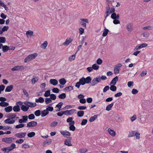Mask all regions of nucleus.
I'll list each match as a JSON object with an SVG mask.
<instances>
[{
    "mask_svg": "<svg viewBox=\"0 0 153 153\" xmlns=\"http://www.w3.org/2000/svg\"><path fill=\"white\" fill-rule=\"evenodd\" d=\"M140 135V133L138 132H136L135 131H131L129 132V134L128 135V137H131L136 136L137 139H139L140 138V137L139 136Z\"/></svg>",
    "mask_w": 153,
    "mask_h": 153,
    "instance_id": "nucleus-1",
    "label": "nucleus"
},
{
    "mask_svg": "<svg viewBox=\"0 0 153 153\" xmlns=\"http://www.w3.org/2000/svg\"><path fill=\"white\" fill-rule=\"evenodd\" d=\"M100 82V79L98 77L94 78L91 82L90 86H94L97 85L99 82Z\"/></svg>",
    "mask_w": 153,
    "mask_h": 153,
    "instance_id": "nucleus-2",
    "label": "nucleus"
},
{
    "mask_svg": "<svg viewBox=\"0 0 153 153\" xmlns=\"http://www.w3.org/2000/svg\"><path fill=\"white\" fill-rule=\"evenodd\" d=\"M17 103H19V105H22L21 107V109L24 112L27 111H28L29 108L28 106L24 105H23V102L21 101H18L17 102Z\"/></svg>",
    "mask_w": 153,
    "mask_h": 153,
    "instance_id": "nucleus-3",
    "label": "nucleus"
},
{
    "mask_svg": "<svg viewBox=\"0 0 153 153\" xmlns=\"http://www.w3.org/2000/svg\"><path fill=\"white\" fill-rule=\"evenodd\" d=\"M24 103L26 105L29 107L32 108L36 106V104L35 102L32 103L31 102L26 101L24 102Z\"/></svg>",
    "mask_w": 153,
    "mask_h": 153,
    "instance_id": "nucleus-4",
    "label": "nucleus"
},
{
    "mask_svg": "<svg viewBox=\"0 0 153 153\" xmlns=\"http://www.w3.org/2000/svg\"><path fill=\"white\" fill-rule=\"evenodd\" d=\"M37 124V123L36 121H32L27 123V127H32L36 126Z\"/></svg>",
    "mask_w": 153,
    "mask_h": 153,
    "instance_id": "nucleus-5",
    "label": "nucleus"
},
{
    "mask_svg": "<svg viewBox=\"0 0 153 153\" xmlns=\"http://www.w3.org/2000/svg\"><path fill=\"white\" fill-rule=\"evenodd\" d=\"M147 44L146 43H143L141 44L138 45L135 48L134 50H137L140 48L145 47L147 46Z\"/></svg>",
    "mask_w": 153,
    "mask_h": 153,
    "instance_id": "nucleus-6",
    "label": "nucleus"
},
{
    "mask_svg": "<svg viewBox=\"0 0 153 153\" xmlns=\"http://www.w3.org/2000/svg\"><path fill=\"white\" fill-rule=\"evenodd\" d=\"M26 132H20L16 134L15 136L19 138H23L26 136Z\"/></svg>",
    "mask_w": 153,
    "mask_h": 153,
    "instance_id": "nucleus-7",
    "label": "nucleus"
},
{
    "mask_svg": "<svg viewBox=\"0 0 153 153\" xmlns=\"http://www.w3.org/2000/svg\"><path fill=\"white\" fill-rule=\"evenodd\" d=\"M72 139V137H69L68 139H66L64 142V144L68 146H72L71 143V140Z\"/></svg>",
    "mask_w": 153,
    "mask_h": 153,
    "instance_id": "nucleus-8",
    "label": "nucleus"
},
{
    "mask_svg": "<svg viewBox=\"0 0 153 153\" xmlns=\"http://www.w3.org/2000/svg\"><path fill=\"white\" fill-rule=\"evenodd\" d=\"M11 139H12V138L4 137L2 139V142H5L7 143H10L12 141Z\"/></svg>",
    "mask_w": 153,
    "mask_h": 153,
    "instance_id": "nucleus-9",
    "label": "nucleus"
},
{
    "mask_svg": "<svg viewBox=\"0 0 153 153\" xmlns=\"http://www.w3.org/2000/svg\"><path fill=\"white\" fill-rule=\"evenodd\" d=\"M11 119L10 120V119H7L5 120L4 122L5 123L7 124H12L14 123L15 122V120H11Z\"/></svg>",
    "mask_w": 153,
    "mask_h": 153,
    "instance_id": "nucleus-10",
    "label": "nucleus"
},
{
    "mask_svg": "<svg viewBox=\"0 0 153 153\" xmlns=\"http://www.w3.org/2000/svg\"><path fill=\"white\" fill-rule=\"evenodd\" d=\"M118 76H117L113 79L110 82V85H111L112 84L115 85L116 84L117 82L118 81Z\"/></svg>",
    "mask_w": 153,
    "mask_h": 153,
    "instance_id": "nucleus-11",
    "label": "nucleus"
},
{
    "mask_svg": "<svg viewBox=\"0 0 153 153\" xmlns=\"http://www.w3.org/2000/svg\"><path fill=\"white\" fill-rule=\"evenodd\" d=\"M49 112L46 109L44 110L41 111V115L42 117H44L49 114Z\"/></svg>",
    "mask_w": 153,
    "mask_h": 153,
    "instance_id": "nucleus-12",
    "label": "nucleus"
},
{
    "mask_svg": "<svg viewBox=\"0 0 153 153\" xmlns=\"http://www.w3.org/2000/svg\"><path fill=\"white\" fill-rule=\"evenodd\" d=\"M50 83L53 85H56L58 83V81L55 79H51L50 80Z\"/></svg>",
    "mask_w": 153,
    "mask_h": 153,
    "instance_id": "nucleus-13",
    "label": "nucleus"
},
{
    "mask_svg": "<svg viewBox=\"0 0 153 153\" xmlns=\"http://www.w3.org/2000/svg\"><path fill=\"white\" fill-rule=\"evenodd\" d=\"M18 104L16 103V105L14 106L13 107V110L14 112H19L20 110L19 106L18 105Z\"/></svg>",
    "mask_w": 153,
    "mask_h": 153,
    "instance_id": "nucleus-14",
    "label": "nucleus"
},
{
    "mask_svg": "<svg viewBox=\"0 0 153 153\" xmlns=\"http://www.w3.org/2000/svg\"><path fill=\"white\" fill-rule=\"evenodd\" d=\"M85 83V84H88L89 83H91V78L90 76H88L86 77V78L84 77Z\"/></svg>",
    "mask_w": 153,
    "mask_h": 153,
    "instance_id": "nucleus-15",
    "label": "nucleus"
},
{
    "mask_svg": "<svg viewBox=\"0 0 153 153\" xmlns=\"http://www.w3.org/2000/svg\"><path fill=\"white\" fill-rule=\"evenodd\" d=\"M98 115V114L95 115L91 117L89 120V121L91 122H92L94 121L97 118Z\"/></svg>",
    "mask_w": 153,
    "mask_h": 153,
    "instance_id": "nucleus-16",
    "label": "nucleus"
},
{
    "mask_svg": "<svg viewBox=\"0 0 153 153\" xmlns=\"http://www.w3.org/2000/svg\"><path fill=\"white\" fill-rule=\"evenodd\" d=\"M108 131L109 132V134L112 136H114L115 135V132L113 130H111L110 128H108Z\"/></svg>",
    "mask_w": 153,
    "mask_h": 153,
    "instance_id": "nucleus-17",
    "label": "nucleus"
},
{
    "mask_svg": "<svg viewBox=\"0 0 153 153\" xmlns=\"http://www.w3.org/2000/svg\"><path fill=\"white\" fill-rule=\"evenodd\" d=\"M61 133L64 135L68 136H70L71 135V133L67 131H61Z\"/></svg>",
    "mask_w": 153,
    "mask_h": 153,
    "instance_id": "nucleus-18",
    "label": "nucleus"
},
{
    "mask_svg": "<svg viewBox=\"0 0 153 153\" xmlns=\"http://www.w3.org/2000/svg\"><path fill=\"white\" fill-rule=\"evenodd\" d=\"M59 82L61 85H64L66 83V81L65 78H62L59 80Z\"/></svg>",
    "mask_w": 153,
    "mask_h": 153,
    "instance_id": "nucleus-19",
    "label": "nucleus"
},
{
    "mask_svg": "<svg viewBox=\"0 0 153 153\" xmlns=\"http://www.w3.org/2000/svg\"><path fill=\"white\" fill-rule=\"evenodd\" d=\"M12 106H8L5 108L4 110L7 113H9L12 110Z\"/></svg>",
    "mask_w": 153,
    "mask_h": 153,
    "instance_id": "nucleus-20",
    "label": "nucleus"
},
{
    "mask_svg": "<svg viewBox=\"0 0 153 153\" xmlns=\"http://www.w3.org/2000/svg\"><path fill=\"white\" fill-rule=\"evenodd\" d=\"M13 88V86L12 85L7 86L5 89V92H10L12 90Z\"/></svg>",
    "mask_w": 153,
    "mask_h": 153,
    "instance_id": "nucleus-21",
    "label": "nucleus"
},
{
    "mask_svg": "<svg viewBox=\"0 0 153 153\" xmlns=\"http://www.w3.org/2000/svg\"><path fill=\"white\" fill-rule=\"evenodd\" d=\"M73 89V87L71 86L66 87L63 89L64 91H69Z\"/></svg>",
    "mask_w": 153,
    "mask_h": 153,
    "instance_id": "nucleus-22",
    "label": "nucleus"
},
{
    "mask_svg": "<svg viewBox=\"0 0 153 153\" xmlns=\"http://www.w3.org/2000/svg\"><path fill=\"white\" fill-rule=\"evenodd\" d=\"M35 102H40L42 103L44 102V99L42 97H40L39 99H36Z\"/></svg>",
    "mask_w": 153,
    "mask_h": 153,
    "instance_id": "nucleus-23",
    "label": "nucleus"
},
{
    "mask_svg": "<svg viewBox=\"0 0 153 153\" xmlns=\"http://www.w3.org/2000/svg\"><path fill=\"white\" fill-rule=\"evenodd\" d=\"M114 102H112L111 104L108 105L107 106V107L106 108V109H105L107 111H110L111 110L112 107H113V106L114 104Z\"/></svg>",
    "mask_w": 153,
    "mask_h": 153,
    "instance_id": "nucleus-24",
    "label": "nucleus"
},
{
    "mask_svg": "<svg viewBox=\"0 0 153 153\" xmlns=\"http://www.w3.org/2000/svg\"><path fill=\"white\" fill-rule=\"evenodd\" d=\"M8 149V150L10 151H12L13 149L16 148V145L14 143L11 144L10 146L7 147Z\"/></svg>",
    "mask_w": 153,
    "mask_h": 153,
    "instance_id": "nucleus-25",
    "label": "nucleus"
},
{
    "mask_svg": "<svg viewBox=\"0 0 153 153\" xmlns=\"http://www.w3.org/2000/svg\"><path fill=\"white\" fill-rule=\"evenodd\" d=\"M3 52H5L9 50V46L7 45H4L2 48Z\"/></svg>",
    "mask_w": 153,
    "mask_h": 153,
    "instance_id": "nucleus-26",
    "label": "nucleus"
},
{
    "mask_svg": "<svg viewBox=\"0 0 153 153\" xmlns=\"http://www.w3.org/2000/svg\"><path fill=\"white\" fill-rule=\"evenodd\" d=\"M109 31L108 29L105 28V29L103 30V33L102 34L103 36L105 37L107 36Z\"/></svg>",
    "mask_w": 153,
    "mask_h": 153,
    "instance_id": "nucleus-27",
    "label": "nucleus"
},
{
    "mask_svg": "<svg viewBox=\"0 0 153 153\" xmlns=\"http://www.w3.org/2000/svg\"><path fill=\"white\" fill-rule=\"evenodd\" d=\"M10 116H8L7 117L8 118V119H10V120H13L15 119V117L16 116V115L12 113H10Z\"/></svg>",
    "mask_w": 153,
    "mask_h": 153,
    "instance_id": "nucleus-28",
    "label": "nucleus"
},
{
    "mask_svg": "<svg viewBox=\"0 0 153 153\" xmlns=\"http://www.w3.org/2000/svg\"><path fill=\"white\" fill-rule=\"evenodd\" d=\"M32 60V59L31 57H30V55H29L25 59L24 62H25L27 63Z\"/></svg>",
    "mask_w": 153,
    "mask_h": 153,
    "instance_id": "nucleus-29",
    "label": "nucleus"
},
{
    "mask_svg": "<svg viewBox=\"0 0 153 153\" xmlns=\"http://www.w3.org/2000/svg\"><path fill=\"white\" fill-rule=\"evenodd\" d=\"M84 114V111H80L77 112V115L79 117H82Z\"/></svg>",
    "mask_w": 153,
    "mask_h": 153,
    "instance_id": "nucleus-30",
    "label": "nucleus"
},
{
    "mask_svg": "<svg viewBox=\"0 0 153 153\" xmlns=\"http://www.w3.org/2000/svg\"><path fill=\"white\" fill-rule=\"evenodd\" d=\"M9 105V103L3 102H0V106L2 107H7Z\"/></svg>",
    "mask_w": 153,
    "mask_h": 153,
    "instance_id": "nucleus-31",
    "label": "nucleus"
},
{
    "mask_svg": "<svg viewBox=\"0 0 153 153\" xmlns=\"http://www.w3.org/2000/svg\"><path fill=\"white\" fill-rule=\"evenodd\" d=\"M111 86L110 87V90L113 91H116L117 88V87L115 86V85H110Z\"/></svg>",
    "mask_w": 153,
    "mask_h": 153,
    "instance_id": "nucleus-32",
    "label": "nucleus"
},
{
    "mask_svg": "<svg viewBox=\"0 0 153 153\" xmlns=\"http://www.w3.org/2000/svg\"><path fill=\"white\" fill-rule=\"evenodd\" d=\"M58 97L59 99H64L66 97V94L65 93H63L59 95Z\"/></svg>",
    "mask_w": 153,
    "mask_h": 153,
    "instance_id": "nucleus-33",
    "label": "nucleus"
},
{
    "mask_svg": "<svg viewBox=\"0 0 153 153\" xmlns=\"http://www.w3.org/2000/svg\"><path fill=\"white\" fill-rule=\"evenodd\" d=\"M34 114L36 116L39 117L41 114V111L39 110H37L35 111Z\"/></svg>",
    "mask_w": 153,
    "mask_h": 153,
    "instance_id": "nucleus-34",
    "label": "nucleus"
},
{
    "mask_svg": "<svg viewBox=\"0 0 153 153\" xmlns=\"http://www.w3.org/2000/svg\"><path fill=\"white\" fill-rule=\"evenodd\" d=\"M35 133L34 132H31L30 133H29L27 135L29 137L31 138L34 137L35 135Z\"/></svg>",
    "mask_w": 153,
    "mask_h": 153,
    "instance_id": "nucleus-35",
    "label": "nucleus"
},
{
    "mask_svg": "<svg viewBox=\"0 0 153 153\" xmlns=\"http://www.w3.org/2000/svg\"><path fill=\"white\" fill-rule=\"evenodd\" d=\"M93 69L94 70H97L99 68V66L97 65L96 64H93L92 66Z\"/></svg>",
    "mask_w": 153,
    "mask_h": 153,
    "instance_id": "nucleus-36",
    "label": "nucleus"
},
{
    "mask_svg": "<svg viewBox=\"0 0 153 153\" xmlns=\"http://www.w3.org/2000/svg\"><path fill=\"white\" fill-rule=\"evenodd\" d=\"M84 79H84V77H82L79 79V82L82 85H84L85 84V83Z\"/></svg>",
    "mask_w": 153,
    "mask_h": 153,
    "instance_id": "nucleus-37",
    "label": "nucleus"
},
{
    "mask_svg": "<svg viewBox=\"0 0 153 153\" xmlns=\"http://www.w3.org/2000/svg\"><path fill=\"white\" fill-rule=\"evenodd\" d=\"M2 130H6L8 129L11 130L12 129V127L8 126H3Z\"/></svg>",
    "mask_w": 153,
    "mask_h": 153,
    "instance_id": "nucleus-38",
    "label": "nucleus"
},
{
    "mask_svg": "<svg viewBox=\"0 0 153 153\" xmlns=\"http://www.w3.org/2000/svg\"><path fill=\"white\" fill-rule=\"evenodd\" d=\"M25 126V124L22 123H20L19 124L16 125L15 126L16 128H19L23 127Z\"/></svg>",
    "mask_w": 153,
    "mask_h": 153,
    "instance_id": "nucleus-39",
    "label": "nucleus"
},
{
    "mask_svg": "<svg viewBox=\"0 0 153 153\" xmlns=\"http://www.w3.org/2000/svg\"><path fill=\"white\" fill-rule=\"evenodd\" d=\"M132 25L130 23L128 24L127 26V29L129 31H131L132 29L131 28Z\"/></svg>",
    "mask_w": 153,
    "mask_h": 153,
    "instance_id": "nucleus-40",
    "label": "nucleus"
},
{
    "mask_svg": "<svg viewBox=\"0 0 153 153\" xmlns=\"http://www.w3.org/2000/svg\"><path fill=\"white\" fill-rule=\"evenodd\" d=\"M50 94V90H48L46 91L44 94V96L45 97H48L51 95Z\"/></svg>",
    "mask_w": 153,
    "mask_h": 153,
    "instance_id": "nucleus-41",
    "label": "nucleus"
},
{
    "mask_svg": "<svg viewBox=\"0 0 153 153\" xmlns=\"http://www.w3.org/2000/svg\"><path fill=\"white\" fill-rule=\"evenodd\" d=\"M52 102V100L50 98H46L45 99V102L46 104L51 103Z\"/></svg>",
    "mask_w": 153,
    "mask_h": 153,
    "instance_id": "nucleus-42",
    "label": "nucleus"
},
{
    "mask_svg": "<svg viewBox=\"0 0 153 153\" xmlns=\"http://www.w3.org/2000/svg\"><path fill=\"white\" fill-rule=\"evenodd\" d=\"M75 54L70 56L69 58V61L70 62H71L72 60H74L75 59Z\"/></svg>",
    "mask_w": 153,
    "mask_h": 153,
    "instance_id": "nucleus-43",
    "label": "nucleus"
},
{
    "mask_svg": "<svg viewBox=\"0 0 153 153\" xmlns=\"http://www.w3.org/2000/svg\"><path fill=\"white\" fill-rule=\"evenodd\" d=\"M52 91L53 92L56 93H58L59 91V90L57 88H53Z\"/></svg>",
    "mask_w": 153,
    "mask_h": 153,
    "instance_id": "nucleus-44",
    "label": "nucleus"
},
{
    "mask_svg": "<svg viewBox=\"0 0 153 153\" xmlns=\"http://www.w3.org/2000/svg\"><path fill=\"white\" fill-rule=\"evenodd\" d=\"M6 40L5 37H0V43H4L5 42Z\"/></svg>",
    "mask_w": 153,
    "mask_h": 153,
    "instance_id": "nucleus-45",
    "label": "nucleus"
},
{
    "mask_svg": "<svg viewBox=\"0 0 153 153\" xmlns=\"http://www.w3.org/2000/svg\"><path fill=\"white\" fill-rule=\"evenodd\" d=\"M117 14L116 13H114L111 14V18L114 20L117 19Z\"/></svg>",
    "mask_w": 153,
    "mask_h": 153,
    "instance_id": "nucleus-46",
    "label": "nucleus"
},
{
    "mask_svg": "<svg viewBox=\"0 0 153 153\" xmlns=\"http://www.w3.org/2000/svg\"><path fill=\"white\" fill-rule=\"evenodd\" d=\"M120 70V68H117L116 67H115L114 68V74H117L119 73V71Z\"/></svg>",
    "mask_w": 153,
    "mask_h": 153,
    "instance_id": "nucleus-47",
    "label": "nucleus"
},
{
    "mask_svg": "<svg viewBox=\"0 0 153 153\" xmlns=\"http://www.w3.org/2000/svg\"><path fill=\"white\" fill-rule=\"evenodd\" d=\"M28 117L29 120H33L34 119L35 116L34 114H31L29 115Z\"/></svg>",
    "mask_w": 153,
    "mask_h": 153,
    "instance_id": "nucleus-48",
    "label": "nucleus"
},
{
    "mask_svg": "<svg viewBox=\"0 0 153 153\" xmlns=\"http://www.w3.org/2000/svg\"><path fill=\"white\" fill-rule=\"evenodd\" d=\"M30 57H31L32 59H34L36 56H37L38 54L36 53H35L29 55Z\"/></svg>",
    "mask_w": 153,
    "mask_h": 153,
    "instance_id": "nucleus-49",
    "label": "nucleus"
},
{
    "mask_svg": "<svg viewBox=\"0 0 153 153\" xmlns=\"http://www.w3.org/2000/svg\"><path fill=\"white\" fill-rule=\"evenodd\" d=\"M38 80V77H35L34 78H33L32 79V83L34 84Z\"/></svg>",
    "mask_w": 153,
    "mask_h": 153,
    "instance_id": "nucleus-50",
    "label": "nucleus"
},
{
    "mask_svg": "<svg viewBox=\"0 0 153 153\" xmlns=\"http://www.w3.org/2000/svg\"><path fill=\"white\" fill-rule=\"evenodd\" d=\"M46 110H47L48 111H52L53 110V107L52 106H47L46 108Z\"/></svg>",
    "mask_w": 153,
    "mask_h": 153,
    "instance_id": "nucleus-51",
    "label": "nucleus"
},
{
    "mask_svg": "<svg viewBox=\"0 0 153 153\" xmlns=\"http://www.w3.org/2000/svg\"><path fill=\"white\" fill-rule=\"evenodd\" d=\"M48 42L47 41H45L42 45L41 46H43V48L45 49L48 45Z\"/></svg>",
    "mask_w": 153,
    "mask_h": 153,
    "instance_id": "nucleus-52",
    "label": "nucleus"
},
{
    "mask_svg": "<svg viewBox=\"0 0 153 153\" xmlns=\"http://www.w3.org/2000/svg\"><path fill=\"white\" fill-rule=\"evenodd\" d=\"M50 98L53 100H55L56 98V96L54 94H51L50 95Z\"/></svg>",
    "mask_w": 153,
    "mask_h": 153,
    "instance_id": "nucleus-53",
    "label": "nucleus"
},
{
    "mask_svg": "<svg viewBox=\"0 0 153 153\" xmlns=\"http://www.w3.org/2000/svg\"><path fill=\"white\" fill-rule=\"evenodd\" d=\"M87 121L88 120L87 119H83L81 123V125L82 126L85 125L87 123Z\"/></svg>",
    "mask_w": 153,
    "mask_h": 153,
    "instance_id": "nucleus-54",
    "label": "nucleus"
},
{
    "mask_svg": "<svg viewBox=\"0 0 153 153\" xmlns=\"http://www.w3.org/2000/svg\"><path fill=\"white\" fill-rule=\"evenodd\" d=\"M19 66H15L11 69V70L13 71H18L19 70Z\"/></svg>",
    "mask_w": 153,
    "mask_h": 153,
    "instance_id": "nucleus-55",
    "label": "nucleus"
},
{
    "mask_svg": "<svg viewBox=\"0 0 153 153\" xmlns=\"http://www.w3.org/2000/svg\"><path fill=\"white\" fill-rule=\"evenodd\" d=\"M110 88V87L109 86L106 85V86L103 88V92L105 93Z\"/></svg>",
    "mask_w": 153,
    "mask_h": 153,
    "instance_id": "nucleus-56",
    "label": "nucleus"
},
{
    "mask_svg": "<svg viewBox=\"0 0 153 153\" xmlns=\"http://www.w3.org/2000/svg\"><path fill=\"white\" fill-rule=\"evenodd\" d=\"M63 103L62 102H59L58 104L56 105L55 108L57 107L58 108H61L62 105Z\"/></svg>",
    "mask_w": 153,
    "mask_h": 153,
    "instance_id": "nucleus-57",
    "label": "nucleus"
},
{
    "mask_svg": "<svg viewBox=\"0 0 153 153\" xmlns=\"http://www.w3.org/2000/svg\"><path fill=\"white\" fill-rule=\"evenodd\" d=\"M78 108L80 110H84L86 109V107L84 106H79Z\"/></svg>",
    "mask_w": 153,
    "mask_h": 153,
    "instance_id": "nucleus-58",
    "label": "nucleus"
},
{
    "mask_svg": "<svg viewBox=\"0 0 153 153\" xmlns=\"http://www.w3.org/2000/svg\"><path fill=\"white\" fill-rule=\"evenodd\" d=\"M26 34L27 35H29L30 36H33V32L31 30H28L26 32Z\"/></svg>",
    "mask_w": 153,
    "mask_h": 153,
    "instance_id": "nucleus-59",
    "label": "nucleus"
},
{
    "mask_svg": "<svg viewBox=\"0 0 153 153\" xmlns=\"http://www.w3.org/2000/svg\"><path fill=\"white\" fill-rule=\"evenodd\" d=\"M97 63L98 65H101L102 62V60L100 58H98L97 60Z\"/></svg>",
    "mask_w": 153,
    "mask_h": 153,
    "instance_id": "nucleus-60",
    "label": "nucleus"
},
{
    "mask_svg": "<svg viewBox=\"0 0 153 153\" xmlns=\"http://www.w3.org/2000/svg\"><path fill=\"white\" fill-rule=\"evenodd\" d=\"M113 23L114 24L117 25L120 24V21L118 20V19H116L114 20L113 21Z\"/></svg>",
    "mask_w": 153,
    "mask_h": 153,
    "instance_id": "nucleus-61",
    "label": "nucleus"
},
{
    "mask_svg": "<svg viewBox=\"0 0 153 153\" xmlns=\"http://www.w3.org/2000/svg\"><path fill=\"white\" fill-rule=\"evenodd\" d=\"M70 43V42H69L68 39H67L65 42L63 44V45H68Z\"/></svg>",
    "mask_w": 153,
    "mask_h": 153,
    "instance_id": "nucleus-62",
    "label": "nucleus"
},
{
    "mask_svg": "<svg viewBox=\"0 0 153 153\" xmlns=\"http://www.w3.org/2000/svg\"><path fill=\"white\" fill-rule=\"evenodd\" d=\"M19 70H22L24 69H26L27 68V67L26 66L24 65H20L19 66Z\"/></svg>",
    "mask_w": 153,
    "mask_h": 153,
    "instance_id": "nucleus-63",
    "label": "nucleus"
},
{
    "mask_svg": "<svg viewBox=\"0 0 153 153\" xmlns=\"http://www.w3.org/2000/svg\"><path fill=\"white\" fill-rule=\"evenodd\" d=\"M1 17L2 18V19H6L7 16L6 15H5L3 13H2L0 15Z\"/></svg>",
    "mask_w": 153,
    "mask_h": 153,
    "instance_id": "nucleus-64",
    "label": "nucleus"
}]
</instances>
